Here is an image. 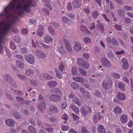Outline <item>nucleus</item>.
I'll return each mask as SVG.
<instances>
[{"label": "nucleus", "mask_w": 133, "mask_h": 133, "mask_svg": "<svg viewBox=\"0 0 133 133\" xmlns=\"http://www.w3.org/2000/svg\"><path fill=\"white\" fill-rule=\"evenodd\" d=\"M71 116L73 117L74 119L75 120H78L79 118V117L77 115L73 113L71 114Z\"/></svg>", "instance_id": "obj_59"}, {"label": "nucleus", "mask_w": 133, "mask_h": 133, "mask_svg": "<svg viewBox=\"0 0 133 133\" xmlns=\"http://www.w3.org/2000/svg\"><path fill=\"white\" fill-rule=\"evenodd\" d=\"M117 12L118 15L122 18L125 15V11L123 9L118 10Z\"/></svg>", "instance_id": "obj_26"}, {"label": "nucleus", "mask_w": 133, "mask_h": 133, "mask_svg": "<svg viewBox=\"0 0 133 133\" xmlns=\"http://www.w3.org/2000/svg\"><path fill=\"white\" fill-rule=\"evenodd\" d=\"M16 99L17 101H20L22 104H24L25 102V100L23 98L20 97L18 96L16 97Z\"/></svg>", "instance_id": "obj_39"}, {"label": "nucleus", "mask_w": 133, "mask_h": 133, "mask_svg": "<svg viewBox=\"0 0 133 133\" xmlns=\"http://www.w3.org/2000/svg\"><path fill=\"white\" fill-rule=\"evenodd\" d=\"M66 15L68 17L72 18V19H75V15L70 13H67Z\"/></svg>", "instance_id": "obj_57"}, {"label": "nucleus", "mask_w": 133, "mask_h": 133, "mask_svg": "<svg viewBox=\"0 0 133 133\" xmlns=\"http://www.w3.org/2000/svg\"><path fill=\"white\" fill-rule=\"evenodd\" d=\"M15 57L21 60H23V57L19 54L17 55H15Z\"/></svg>", "instance_id": "obj_60"}, {"label": "nucleus", "mask_w": 133, "mask_h": 133, "mask_svg": "<svg viewBox=\"0 0 133 133\" xmlns=\"http://www.w3.org/2000/svg\"><path fill=\"white\" fill-rule=\"evenodd\" d=\"M25 59L28 63L32 64L35 62V58L33 56L32 54H29L25 56Z\"/></svg>", "instance_id": "obj_3"}, {"label": "nucleus", "mask_w": 133, "mask_h": 133, "mask_svg": "<svg viewBox=\"0 0 133 133\" xmlns=\"http://www.w3.org/2000/svg\"><path fill=\"white\" fill-rule=\"evenodd\" d=\"M43 10L44 12L46 13L48 15L49 14V11L46 8L44 7L43 8Z\"/></svg>", "instance_id": "obj_64"}, {"label": "nucleus", "mask_w": 133, "mask_h": 133, "mask_svg": "<svg viewBox=\"0 0 133 133\" xmlns=\"http://www.w3.org/2000/svg\"><path fill=\"white\" fill-rule=\"evenodd\" d=\"M14 41L16 43H19L21 41L20 37L18 36H16L14 38Z\"/></svg>", "instance_id": "obj_44"}, {"label": "nucleus", "mask_w": 133, "mask_h": 133, "mask_svg": "<svg viewBox=\"0 0 133 133\" xmlns=\"http://www.w3.org/2000/svg\"><path fill=\"white\" fill-rule=\"evenodd\" d=\"M118 42L115 39L113 38L112 39L111 43V44L115 45H117L118 44Z\"/></svg>", "instance_id": "obj_51"}, {"label": "nucleus", "mask_w": 133, "mask_h": 133, "mask_svg": "<svg viewBox=\"0 0 133 133\" xmlns=\"http://www.w3.org/2000/svg\"><path fill=\"white\" fill-rule=\"evenodd\" d=\"M102 86L103 89L106 90H108L110 87L112 85V81L109 79L107 81H104L103 82Z\"/></svg>", "instance_id": "obj_2"}, {"label": "nucleus", "mask_w": 133, "mask_h": 133, "mask_svg": "<svg viewBox=\"0 0 133 133\" xmlns=\"http://www.w3.org/2000/svg\"><path fill=\"white\" fill-rule=\"evenodd\" d=\"M5 123L6 125L8 127H13L14 126L16 122L12 119H9L6 120Z\"/></svg>", "instance_id": "obj_8"}, {"label": "nucleus", "mask_w": 133, "mask_h": 133, "mask_svg": "<svg viewBox=\"0 0 133 133\" xmlns=\"http://www.w3.org/2000/svg\"><path fill=\"white\" fill-rule=\"evenodd\" d=\"M107 56L110 59H112L114 57V54L111 51H109L107 53Z\"/></svg>", "instance_id": "obj_43"}, {"label": "nucleus", "mask_w": 133, "mask_h": 133, "mask_svg": "<svg viewBox=\"0 0 133 133\" xmlns=\"http://www.w3.org/2000/svg\"><path fill=\"white\" fill-rule=\"evenodd\" d=\"M62 118L63 121L64 123H66L67 119L68 118L67 115L65 113L63 115Z\"/></svg>", "instance_id": "obj_35"}, {"label": "nucleus", "mask_w": 133, "mask_h": 133, "mask_svg": "<svg viewBox=\"0 0 133 133\" xmlns=\"http://www.w3.org/2000/svg\"><path fill=\"white\" fill-rule=\"evenodd\" d=\"M81 112L83 116H86L88 114V112L86 109L84 108H82L81 109Z\"/></svg>", "instance_id": "obj_27"}, {"label": "nucleus", "mask_w": 133, "mask_h": 133, "mask_svg": "<svg viewBox=\"0 0 133 133\" xmlns=\"http://www.w3.org/2000/svg\"><path fill=\"white\" fill-rule=\"evenodd\" d=\"M83 96L88 99H90L91 97L90 94L88 92H86L84 93Z\"/></svg>", "instance_id": "obj_56"}, {"label": "nucleus", "mask_w": 133, "mask_h": 133, "mask_svg": "<svg viewBox=\"0 0 133 133\" xmlns=\"http://www.w3.org/2000/svg\"><path fill=\"white\" fill-rule=\"evenodd\" d=\"M43 77L45 79L49 80L53 79V77L50 75L48 74H44L43 75Z\"/></svg>", "instance_id": "obj_30"}, {"label": "nucleus", "mask_w": 133, "mask_h": 133, "mask_svg": "<svg viewBox=\"0 0 133 133\" xmlns=\"http://www.w3.org/2000/svg\"><path fill=\"white\" fill-rule=\"evenodd\" d=\"M34 71L31 69L26 70L25 71V74L29 76L31 74H32L34 73Z\"/></svg>", "instance_id": "obj_33"}, {"label": "nucleus", "mask_w": 133, "mask_h": 133, "mask_svg": "<svg viewBox=\"0 0 133 133\" xmlns=\"http://www.w3.org/2000/svg\"><path fill=\"white\" fill-rule=\"evenodd\" d=\"M122 110L119 107H116L114 109V111L115 113L117 114H119L121 113Z\"/></svg>", "instance_id": "obj_31"}, {"label": "nucleus", "mask_w": 133, "mask_h": 133, "mask_svg": "<svg viewBox=\"0 0 133 133\" xmlns=\"http://www.w3.org/2000/svg\"><path fill=\"white\" fill-rule=\"evenodd\" d=\"M71 71L73 75H76L77 72V68L75 66H73L72 69Z\"/></svg>", "instance_id": "obj_41"}, {"label": "nucleus", "mask_w": 133, "mask_h": 133, "mask_svg": "<svg viewBox=\"0 0 133 133\" xmlns=\"http://www.w3.org/2000/svg\"><path fill=\"white\" fill-rule=\"evenodd\" d=\"M33 0H13L4 9L5 15L2 12L0 14V52H3V47L1 45L3 36L10 30L15 33L19 30L13 28L12 26L18 20L17 14L21 16L26 12L31 11L30 7H34Z\"/></svg>", "instance_id": "obj_1"}, {"label": "nucleus", "mask_w": 133, "mask_h": 133, "mask_svg": "<svg viewBox=\"0 0 133 133\" xmlns=\"http://www.w3.org/2000/svg\"><path fill=\"white\" fill-rule=\"evenodd\" d=\"M37 33L39 36H42L44 34L43 27L42 26H40L38 30Z\"/></svg>", "instance_id": "obj_17"}, {"label": "nucleus", "mask_w": 133, "mask_h": 133, "mask_svg": "<svg viewBox=\"0 0 133 133\" xmlns=\"http://www.w3.org/2000/svg\"><path fill=\"white\" fill-rule=\"evenodd\" d=\"M49 109L51 112L55 114H57L59 112V110L57 107L54 105L51 106L50 107Z\"/></svg>", "instance_id": "obj_11"}, {"label": "nucleus", "mask_w": 133, "mask_h": 133, "mask_svg": "<svg viewBox=\"0 0 133 133\" xmlns=\"http://www.w3.org/2000/svg\"><path fill=\"white\" fill-rule=\"evenodd\" d=\"M4 81L8 83H10L11 85L13 81L12 78L8 74H6L4 75L3 77Z\"/></svg>", "instance_id": "obj_7"}, {"label": "nucleus", "mask_w": 133, "mask_h": 133, "mask_svg": "<svg viewBox=\"0 0 133 133\" xmlns=\"http://www.w3.org/2000/svg\"><path fill=\"white\" fill-rule=\"evenodd\" d=\"M16 66L21 69L23 68L24 67L23 63L22 62L19 60L16 61Z\"/></svg>", "instance_id": "obj_24"}, {"label": "nucleus", "mask_w": 133, "mask_h": 133, "mask_svg": "<svg viewBox=\"0 0 133 133\" xmlns=\"http://www.w3.org/2000/svg\"><path fill=\"white\" fill-rule=\"evenodd\" d=\"M28 130L31 133H35L36 131L35 128L32 125L29 126L28 127Z\"/></svg>", "instance_id": "obj_32"}, {"label": "nucleus", "mask_w": 133, "mask_h": 133, "mask_svg": "<svg viewBox=\"0 0 133 133\" xmlns=\"http://www.w3.org/2000/svg\"><path fill=\"white\" fill-rule=\"evenodd\" d=\"M71 109L76 114H78L79 112V109L78 108L73 104H71L70 106Z\"/></svg>", "instance_id": "obj_18"}, {"label": "nucleus", "mask_w": 133, "mask_h": 133, "mask_svg": "<svg viewBox=\"0 0 133 133\" xmlns=\"http://www.w3.org/2000/svg\"><path fill=\"white\" fill-rule=\"evenodd\" d=\"M97 28L101 30L103 32L104 30V28L103 25L102 24L99 23L97 25Z\"/></svg>", "instance_id": "obj_45"}, {"label": "nucleus", "mask_w": 133, "mask_h": 133, "mask_svg": "<svg viewBox=\"0 0 133 133\" xmlns=\"http://www.w3.org/2000/svg\"><path fill=\"white\" fill-rule=\"evenodd\" d=\"M53 39L49 35H47L45 36L44 38V42L48 44L52 41Z\"/></svg>", "instance_id": "obj_13"}, {"label": "nucleus", "mask_w": 133, "mask_h": 133, "mask_svg": "<svg viewBox=\"0 0 133 133\" xmlns=\"http://www.w3.org/2000/svg\"><path fill=\"white\" fill-rule=\"evenodd\" d=\"M62 20L63 23L65 24L68 23L70 25L72 24V21L66 16H63L62 18Z\"/></svg>", "instance_id": "obj_14"}, {"label": "nucleus", "mask_w": 133, "mask_h": 133, "mask_svg": "<svg viewBox=\"0 0 133 133\" xmlns=\"http://www.w3.org/2000/svg\"><path fill=\"white\" fill-rule=\"evenodd\" d=\"M127 116L126 115H122L120 118V120L121 122L123 123H125L127 121Z\"/></svg>", "instance_id": "obj_22"}, {"label": "nucleus", "mask_w": 133, "mask_h": 133, "mask_svg": "<svg viewBox=\"0 0 133 133\" xmlns=\"http://www.w3.org/2000/svg\"><path fill=\"white\" fill-rule=\"evenodd\" d=\"M74 45L73 46L74 49L76 51H78L81 50L82 48L81 45L78 42H75Z\"/></svg>", "instance_id": "obj_6"}, {"label": "nucleus", "mask_w": 133, "mask_h": 133, "mask_svg": "<svg viewBox=\"0 0 133 133\" xmlns=\"http://www.w3.org/2000/svg\"><path fill=\"white\" fill-rule=\"evenodd\" d=\"M14 117L16 119H19L21 116L19 114L18 112L17 111H15L13 113Z\"/></svg>", "instance_id": "obj_36"}, {"label": "nucleus", "mask_w": 133, "mask_h": 133, "mask_svg": "<svg viewBox=\"0 0 133 133\" xmlns=\"http://www.w3.org/2000/svg\"><path fill=\"white\" fill-rule=\"evenodd\" d=\"M98 130L99 133H105V130L104 127L102 125H100L98 126Z\"/></svg>", "instance_id": "obj_23"}, {"label": "nucleus", "mask_w": 133, "mask_h": 133, "mask_svg": "<svg viewBox=\"0 0 133 133\" xmlns=\"http://www.w3.org/2000/svg\"><path fill=\"white\" fill-rule=\"evenodd\" d=\"M45 129L46 131L49 132H52L54 130L51 127H47L46 128H45Z\"/></svg>", "instance_id": "obj_63"}, {"label": "nucleus", "mask_w": 133, "mask_h": 133, "mask_svg": "<svg viewBox=\"0 0 133 133\" xmlns=\"http://www.w3.org/2000/svg\"><path fill=\"white\" fill-rule=\"evenodd\" d=\"M30 83L33 86H35L37 85L38 82L36 80L32 79L30 81Z\"/></svg>", "instance_id": "obj_48"}, {"label": "nucleus", "mask_w": 133, "mask_h": 133, "mask_svg": "<svg viewBox=\"0 0 133 133\" xmlns=\"http://www.w3.org/2000/svg\"><path fill=\"white\" fill-rule=\"evenodd\" d=\"M102 116L99 113H97L94 116V121L95 123H97L98 120L101 119Z\"/></svg>", "instance_id": "obj_19"}, {"label": "nucleus", "mask_w": 133, "mask_h": 133, "mask_svg": "<svg viewBox=\"0 0 133 133\" xmlns=\"http://www.w3.org/2000/svg\"><path fill=\"white\" fill-rule=\"evenodd\" d=\"M64 42L65 45V48L68 51H71L72 50V48L67 40L66 39H64Z\"/></svg>", "instance_id": "obj_15"}, {"label": "nucleus", "mask_w": 133, "mask_h": 133, "mask_svg": "<svg viewBox=\"0 0 133 133\" xmlns=\"http://www.w3.org/2000/svg\"><path fill=\"white\" fill-rule=\"evenodd\" d=\"M79 100V99L77 97H75L72 99V101L74 103L80 106L81 104Z\"/></svg>", "instance_id": "obj_29"}, {"label": "nucleus", "mask_w": 133, "mask_h": 133, "mask_svg": "<svg viewBox=\"0 0 133 133\" xmlns=\"http://www.w3.org/2000/svg\"><path fill=\"white\" fill-rule=\"evenodd\" d=\"M84 60L81 58H78L77 59V64L81 66L84 64Z\"/></svg>", "instance_id": "obj_28"}, {"label": "nucleus", "mask_w": 133, "mask_h": 133, "mask_svg": "<svg viewBox=\"0 0 133 133\" xmlns=\"http://www.w3.org/2000/svg\"><path fill=\"white\" fill-rule=\"evenodd\" d=\"M92 16L95 18L97 17V16L99 14L97 11H93L92 13Z\"/></svg>", "instance_id": "obj_55"}, {"label": "nucleus", "mask_w": 133, "mask_h": 133, "mask_svg": "<svg viewBox=\"0 0 133 133\" xmlns=\"http://www.w3.org/2000/svg\"><path fill=\"white\" fill-rule=\"evenodd\" d=\"M45 103L44 101H42L38 105V108L39 110L43 112V111L45 110Z\"/></svg>", "instance_id": "obj_10"}, {"label": "nucleus", "mask_w": 133, "mask_h": 133, "mask_svg": "<svg viewBox=\"0 0 133 133\" xmlns=\"http://www.w3.org/2000/svg\"><path fill=\"white\" fill-rule=\"evenodd\" d=\"M117 96L118 99L122 100H124L126 98L125 95L121 92H118Z\"/></svg>", "instance_id": "obj_21"}, {"label": "nucleus", "mask_w": 133, "mask_h": 133, "mask_svg": "<svg viewBox=\"0 0 133 133\" xmlns=\"http://www.w3.org/2000/svg\"><path fill=\"white\" fill-rule=\"evenodd\" d=\"M81 131L82 133H89L88 130L84 127H82Z\"/></svg>", "instance_id": "obj_50"}, {"label": "nucleus", "mask_w": 133, "mask_h": 133, "mask_svg": "<svg viewBox=\"0 0 133 133\" xmlns=\"http://www.w3.org/2000/svg\"><path fill=\"white\" fill-rule=\"evenodd\" d=\"M78 86V84L75 82L72 83L71 84V86L74 89H76V87H77Z\"/></svg>", "instance_id": "obj_58"}, {"label": "nucleus", "mask_w": 133, "mask_h": 133, "mask_svg": "<svg viewBox=\"0 0 133 133\" xmlns=\"http://www.w3.org/2000/svg\"><path fill=\"white\" fill-rule=\"evenodd\" d=\"M62 128L64 131H68L69 128V127L67 125H63L62 126Z\"/></svg>", "instance_id": "obj_49"}, {"label": "nucleus", "mask_w": 133, "mask_h": 133, "mask_svg": "<svg viewBox=\"0 0 133 133\" xmlns=\"http://www.w3.org/2000/svg\"><path fill=\"white\" fill-rule=\"evenodd\" d=\"M112 76L113 77L117 79L119 78H120V76L119 74L118 73L116 72H114L112 74Z\"/></svg>", "instance_id": "obj_52"}, {"label": "nucleus", "mask_w": 133, "mask_h": 133, "mask_svg": "<svg viewBox=\"0 0 133 133\" xmlns=\"http://www.w3.org/2000/svg\"><path fill=\"white\" fill-rule=\"evenodd\" d=\"M35 53L37 57L39 59H43L46 57V54L41 51L37 50L35 51Z\"/></svg>", "instance_id": "obj_4"}, {"label": "nucleus", "mask_w": 133, "mask_h": 133, "mask_svg": "<svg viewBox=\"0 0 133 133\" xmlns=\"http://www.w3.org/2000/svg\"><path fill=\"white\" fill-rule=\"evenodd\" d=\"M67 9L70 11L72 10V7L71 3L69 2L67 4Z\"/></svg>", "instance_id": "obj_62"}, {"label": "nucleus", "mask_w": 133, "mask_h": 133, "mask_svg": "<svg viewBox=\"0 0 133 133\" xmlns=\"http://www.w3.org/2000/svg\"><path fill=\"white\" fill-rule=\"evenodd\" d=\"M95 95L98 97L101 98L102 95L101 94L100 91L98 90H95L94 92Z\"/></svg>", "instance_id": "obj_46"}, {"label": "nucleus", "mask_w": 133, "mask_h": 133, "mask_svg": "<svg viewBox=\"0 0 133 133\" xmlns=\"http://www.w3.org/2000/svg\"><path fill=\"white\" fill-rule=\"evenodd\" d=\"M118 86L119 88L122 90H125L124 85L123 83L121 82L119 83L118 84Z\"/></svg>", "instance_id": "obj_37"}, {"label": "nucleus", "mask_w": 133, "mask_h": 133, "mask_svg": "<svg viewBox=\"0 0 133 133\" xmlns=\"http://www.w3.org/2000/svg\"><path fill=\"white\" fill-rule=\"evenodd\" d=\"M72 79L74 81L80 83L83 82L84 80L83 78L81 77H73Z\"/></svg>", "instance_id": "obj_25"}, {"label": "nucleus", "mask_w": 133, "mask_h": 133, "mask_svg": "<svg viewBox=\"0 0 133 133\" xmlns=\"http://www.w3.org/2000/svg\"><path fill=\"white\" fill-rule=\"evenodd\" d=\"M50 99L52 101H59L61 99L60 96L57 95H51L49 97Z\"/></svg>", "instance_id": "obj_9"}, {"label": "nucleus", "mask_w": 133, "mask_h": 133, "mask_svg": "<svg viewBox=\"0 0 133 133\" xmlns=\"http://www.w3.org/2000/svg\"><path fill=\"white\" fill-rule=\"evenodd\" d=\"M81 67L85 69H87L89 67V64L88 62H84V64H83Z\"/></svg>", "instance_id": "obj_38"}, {"label": "nucleus", "mask_w": 133, "mask_h": 133, "mask_svg": "<svg viewBox=\"0 0 133 133\" xmlns=\"http://www.w3.org/2000/svg\"><path fill=\"white\" fill-rule=\"evenodd\" d=\"M124 20L127 23H130L131 22V20L130 18L128 17H125L124 18Z\"/></svg>", "instance_id": "obj_61"}, {"label": "nucleus", "mask_w": 133, "mask_h": 133, "mask_svg": "<svg viewBox=\"0 0 133 133\" xmlns=\"http://www.w3.org/2000/svg\"><path fill=\"white\" fill-rule=\"evenodd\" d=\"M56 73L57 77L59 78H61L62 77V75L59 72L57 68L54 69Z\"/></svg>", "instance_id": "obj_40"}, {"label": "nucleus", "mask_w": 133, "mask_h": 133, "mask_svg": "<svg viewBox=\"0 0 133 133\" xmlns=\"http://www.w3.org/2000/svg\"><path fill=\"white\" fill-rule=\"evenodd\" d=\"M84 41L87 43H90L91 40L89 37H85L83 39Z\"/></svg>", "instance_id": "obj_53"}, {"label": "nucleus", "mask_w": 133, "mask_h": 133, "mask_svg": "<svg viewBox=\"0 0 133 133\" xmlns=\"http://www.w3.org/2000/svg\"><path fill=\"white\" fill-rule=\"evenodd\" d=\"M122 62L123 64V68L124 69H127L128 68L129 64L127 59L125 58H123L122 59Z\"/></svg>", "instance_id": "obj_12"}, {"label": "nucleus", "mask_w": 133, "mask_h": 133, "mask_svg": "<svg viewBox=\"0 0 133 133\" xmlns=\"http://www.w3.org/2000/svg\"><path fill=\"white\" fill-rule=\"evenodd\" d=\"M78 71L79 73L81 74L82 76H85L87 74L86 72L83 69L81 68H78Z\"/></svg>", "instance_id": "obj_34"}, {"label": "nucleus", "mask_w": 133, "mask_h": 133, "mask_svg": "<svg viewBox=\"0 0 133 133\" xmlns=\"http://www.w3.org/2000/svg\"><path fill=\"white\" fill-rule=\"evenodd\" d=\"M48 30L50 33L51 35H54L55 34V32L51 26H49L48 27Z\"/></svg>", "instance_id": "obj_47"}, {"label": "nucleus", "mask_w": 133, "mask_h": 133, "mask_svg": "<svg viewBox=\"0 0 133 133\" xmlns=\"http://www.w3.org/2000/svg\"><path fill=\"white\" fill-rule=\"evenodd\" d=\"M10 48L13 50L15 49L16 46L14 44L13 42L12 41H11L10 42Z\"/></svg>", "instance_id": "obj_54"}, {"label": "nucleus", "mask_w": 133, "mask_h": 133, "mask_svg": "<svg viewBox=\"0 0 133 133\" xmlns=\"http://www.w3.org/2000/svg\"><path fill=\"white\" fill-rule=\"evenodd\" d=\"M101 60L102 64L103 66L107 67H109L110 66V63L108 60L105 57H102Z\"/></svg>", "instance_id": "obj_5"}, {"label": "nucleus", "mask_w": 133, "mask_h": 133, "mask_svg": "<svg viewBox=\"0 0 133 133\" xmlns=\"http://www.w3.org/2000/svg\"><path fill=\"white\" fill-rule=\"evenodd\" d=\"M17 76L21 80H25L27 78L25 76L19 74H17Z\"/></svg>", "instance_id": "obj_42"}, {"label": "nucleus", "mask_w": 133, "mask_h": 133, "mask_svg": "<svg viewBox=\"0 0 133 133\" xmlns=\"http://www.w3.org/2000/svg\"><path fill=\"white\" fill-rule=\"evenodd\" d=\"M73 6L76 8H79L81 6V3L79 0H74L72 2Z\"/></svg>", "instance_id": "obj_16"}, {"label": "nucleus", "mask_w": 133, "mask_h": 133, "mask_svg": "<svg viewBox=\"0 0 133 133\" xmlns=\"http://www.w3.org/2000/svg\"><path fill=\"white\" fill-rule=\"evenodd\" d=\"M47 84L50 87H54L56 86L57 84V82L53 81H52L48 82Z\"/></svg>", "instance_id": "obj_20"}]
</instances>
